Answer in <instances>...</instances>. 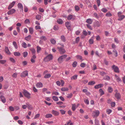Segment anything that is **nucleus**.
<instances>
[{
    "instance_id": "obj_1",
    "label": "nucleus",
    "mask_w": 125,
    "mask_h": 125,
    "mask_svg": "<svg viewBox=\"0 0 125 125\" xmlns=\"http://www.w3.org/2000/svg\"><path fill=\"white\" fill-rule=\"evenodd\" d=\"M100 112L98 110H95L93 111L92 115L94 118H96L99 115Z\"/></svg>"
},
{
    "instance_id": "obj_2",
    "label": "nucleus",
    "mask_w": 125,
    "mask_h": 125,
    "mask_svg": "<svg viewBox=\"0 0 125 125\" xmlns=\"http://www.w3.org/2000/svg\"><path fill=\"white\" fill-rule=\"evenodd\" d=\"M23 94L25 97L28 99L30 98H31V94L25 90L23 89Z\"/></svg>"
},
{
    "instance_id": "obj_3",
    "label": "nucleus",
    "mask_w": 125,
    "mask_h": 125,
    "mask_svg": "<svg viewBox=\"0 0 125 125\" xmlns=\"http://www.w3.org/2000/svg\"><path fill=\"white\" fill-rule=\"evenodd\" d=\"M52 59V56L51 54H50L45 57L44 59V61L45 62L49 61Z\"/></svg>"
},
{
    "instance_id": "obj_4",
    "label": "nucleus",
    "mask_w": 125,
    "mask_h": 125,
    "mask_svg": "<svg viewBox=\"0 0 125 125\" xmlns=\"http://www.w3.org/2000/svg\"><path fill=\"white\" fill-rule=\"evenodd\" d=\"M67 56L66 55H64L60 56L58 59V62L59 63H61L62 61V60L66 58Z\"/></svg>"
},
{
    "instance_id": "obj_5",
    "label": "nucleus",
    "mask_w": 125,
    "mask_h": 125,
    "mask_svg": "<svg viewBox=\"0 0 125 125\" xmlns=\"http://www.w3.org/2000/svg\"><path fill=\"white\" fill-rule=\"evenodd\" d=\"M62 47H58V49L59 50L61 54H63L65 53V50L64 49L63 47L64 45H62Z\"/></svg>"
},
{
    "instance_id": "obj_6",
    "label": "nucleus",
    "mask_w": 125,
    "mask_h": 125,
    "mask_svg": "<svg viewBox=\"0 0 125 125\" xmlns=\"http://www.w3.org/2000/svg\"><path fill=\"white\" fill-rule=\"evenodd\" d=\"M112 67L115 72L117 73L119 72L118 68L117 66H115V65H114L112 66Z\"/></svg>"
},
{
    "instance_id": "obj_7",
    "label": "nucleus",
    "mask_w": 125,
    "mask_h": 125,
    "mask_svg": "<svg viewBox=\"0 0 125 125\" xmlns=\"http://www.w3.org/2000/svg\"><path fill=\"white\" fill-rule=\"evenodd\" d=\"M16 10L13 9L10 10L7 12V14L8 15H11L13 14L16 12Z\"/></svg>"
},
{
    "instance_id": "obj_8",
    "label": "nucleus",
    "mask_w": 125,
    "mask_h": 125,
    "mask_svg": "<svg viewBox=\"0 0 125 125\" xmlns=\"http://www.w3.org/2000/svg\"><path fill=\"white\" fill-rule=\"evenodd\" d=\"M28 75V71H25L22 73L21 74V77H24Z\"/></svg>"
},
{
    "instance_id": "obj_9",
    "label": "nucleus",
    "mask_w": 125,
    "mask_h": 125,
    "mask_svg": "<svg viewBox=\"0 0 125 125\" xmlns=\"http://www.w3.org/2000/svg\"><path fill=\"white\" fill-rule=\"evenodd\" d=\"M65 25L67 28L68 29H71V24L68 21H67L65 23Z\"/></svg>"
},
{
    "instance_id": "obj_10",
    "label": "nucleus",
    "mask_w": 125,
    "mask_h": 125,
    "mask_svg": "<svg viewBox=\"0 0 125 125\" xmlns=\"http://www.w3.org/2000/svg\"><path fill=\"white\" fill-rule=\"evenodd\" d=\"M16 3L15 1H13L11 3L9 6L8 9V10H10L12 8L14 5Z\"/></svg>"
},
{
    "instance_id": "obj_11",
    "label": "nucleus",
    "mask_w": 125,
    "mask_h": 125,
    "mask_svg": "<svg viewBox=\"0 0 125 125\" xmlns=\"http://www.w3.org/2000/svg\"><path fill=\"white\" fill-rule=\"evenodd\" d=\"M17 6L18 8L20 9L21 11H23V8L22 5L21 3H19L18 4Z\"/></svg>"
},
{
    "instance_id": "obj_12",
    "label": "nucleus",
    "mask_w": 125,
    "mask_h": 125,
    "mask_svg": "<svg viewBox=\"0 0 125 125\" xmlns=\"http://www.w3.org/2000/svg\"><path fill=\"white\" fill-rule=\"evenodd\" d=\"M72 19L73 20L75 19V18L74 16L71 15H69L67 17V19L68 20H70Z\"/></svg>"
},
{
    "instance_id": "obj_13",
    "label": "nucleus",
    "mask_w": 125,
    "mask_h": 125,
    "mask_svg": "<svg viewBox=\"0 0 125 125\" xmlns=\"http://www.w3.org/2000/svg\"><path fill=\"white\" fill-rule=\"evenodd\" d=\"M103 86V85L102 84H100L96 85L94 86V88L96 89H97L99 88H101Z\"/></svg>"
},
{
    "instance_id": "obj_14",
    "label": "nucleus",
    "mask_w": 125,
    "mask_h": 125,
    "mask_svg": "<svg viewBox=\"0 0 125 125\" xmlns=\"http://www.w3.org/2000/svg\"><path fill=\"white\" fill-rule=\"evenodd\" d=\"M31 59V61L32 63H34L35 62V60L36 58V56H35V54L33 55Z\"/></svg>"
},
{
    "instance_id": "obj_15",
    "label": "nucleus",
    "mask_w": 125,
    "mask_h": 125,
    "mask_svg": "<svg viewBox=\"0 0 125 125\" xmlns=\"http://www.w3.org/2000/svg\"><path fill=\"white\" fill-rule=\"evenodd\" d=\"M115 96L117 100L120 99L121 97V95L119 93H115Z\"/></svg>"
},
{
    "instance_id": "obj_16",
    "label": "nucleus",
    "mask_w": 125,
    "mask_h": 125,
    "mask_svg": "<svg viewBox=\"0 0 125 125\" xmlns=\"http://www.w3.org/2000/svg\"><path fill=\"white\" fill-rule=\"evenodd\" d=\"M60 39L63 42H66V39L64 35L61 36V37Z\"/></svg>"
},
{
    "instance_id": "obj_17",
    "label": "nucleus",
    "mask_w": 125,
    "mask_h": 125,
    "mask_svg": "<svg viewBox=\"0 0 125 125\" xmlns=\"http://www.w3.org/2000/svg\"><path fill=\"white\" fill-rule=\"evenodd\" d=\"M0 98L2 102L3 103H5L6 102V99L5 97L3 95H1Z\"/></svg>"
},
{
    "instance_id": "obj_18",
    "label": "nucleus",
    "mask_w": 125,
    "mask_h": 125,
    "mask_svg": "<svg viewBox=\"0 0 125 125\" xmlns=\"http://www.w3.org/2000/svg\"><path fill=\"white\" fill-rule=\"evenodd\" d=\"M52 113L55 116L58 115L59 114V113L57 111L53 110L52 111Z\"/></svg>"
},
{
    "instance_id": "obj_19",
    "label": "nucleus",
    "mask_w": 125,
    "mask_h": 125,
    "mask_svg": "<svg viewBox=\"0 0 125 125\" xmlns=\"http://www.w3.org/2000/svg\"><path fill=\"white\" fill-rule=\"evenodd\" d=\"M118 16L119 17L118 19V20L119 21H121L125 18V16L124 15H118Z\"/></svg>"
},
{
    "instance_id": "obj_20",
    "label": "nucleus",
    "mask_w": 125,
    "mask_h": 125,
    "mask_svg": "<svg viewBox=\"0 0 125 125\" xmlns=\"http://www.w3.org/2000/svg\"><path fill=\"white\" fill-rule=\"evenodd\" d=\"M93 21V20L90 19H88L86 20V22L88 24H91Z\"/></svg>"
},
{
    "instance_id": "obj_21",
    "label": "nucleus",
    "mask_w": 125,
    "mask_h": 125,
    "mask_svg": "<svg viewBox=\"0 0 125 125\" xmlns=\"http://www.w3.org/2000/svg\"><path fill=\"white\" fill-rule=\"evenodd\" d=\"M36 86L38 88H41L43 86V84L41 82L38 83L36 84Z\"/></svg>"
},
{
    "instance_id": "obj_22",
    "label": "nucleus",
    "mask_w": 125,
    "mask_h": 125,
    "mask_svg": "<svg viewBox=\"0 0 125 125\" xmlns=\"http://www.w3.org/2000/svg\"><path fill=\"white\" fill-rule=\"evenodd\" d=\"M94 36L92 37L90 39L89 41V43L91 44H93L94 43L93 38Z\"/></svg>"
},
{
    "instance_id": "obj_23",
    "label": "nucleus",
    "mask_w": 125,
    "mask_h": 125,
    "mask_svg": "<svg viewBox=\"0 0 125 125\" xmlns=\"http://www.w3.org/2000/svg\"><path fill=\"white\" fill-rule=\"evenodd\" d=\"M5 51L6 53L8 54H10V52L9 51L8 48L7 47H5Z\"/></svg>"
},
{
    "instance_id": "obj_24",
    "label": "nucleus",
    "mask_w": 125,
    "mask_h": 125,
    "mask_svg": "<svg viewBox=\"0 0 125 125\" xmlns=\"http://www.w3.org/2000/svg\"><path fill=\"white\" fill-rule=\"evenodd\" d=\"M26 104L27 105V107L30 110H31L32 109V107L31 105L29 104L28 103H26Z\"/></svg>"
},
{
    "instance_id": "obj_25",
    "label": "nucleus",
    "mask_w": 125,
    "mask_h": 125,
    "mask_svg": "<svg viewBox=\"0 0 125 125\" xmlns=\"http://www.w3.org/2000/svg\"><path fill=\"white\" fill-rule=\"evenodd\" d=\"M31 38V36L30 35H29L27 36L26 37L25 39L27 41H29Z\"/></svg>"
},
{
    "instance_id": "obj_26",
    "label": "nucleus",
    "mask_w": 125,
    "mask_h": 125,
    "mask_svg": "<svg viewBox=\"0 0 125 125\" xmlns=\"http://www.w3.org/2000/svg\"><path fill=\"white\" fill-rule=\"evenodd\" d=\"M29 31L30 33L31 34H32L33 32V28L31 27L29 28Z\"/></svg>"
},
{
    "instance_id": "obj_27",
    "label": "nucleus",
    "mask_w": 125,
    "mask_h": 125,
    "mask_svg": "<svg viewBox=\"0 0 125 125\" xmlns=\"http://www.w3.org/2000/svg\"><path fill=\"white\" fill-rule=\"evenodd\" d=\"M95 82L94 81H92L89 82L88 83V84L89 85H93L95 84Z\"/></svg>"
},
{
    "instance_id": "obj_28",
    "label": "nucleus",
    "mask_w": 125,
    "mask_h": 125,
    "mask_svg": "<svg viewBox=\"0 0 125 125\" xmlns=\"http://www.w3.org/2000/svg\"><path fill=\"white\" fill-rule=\"evenodd\" d=\"M61 90L62 91H66L69 90V89L67 87H63L61 89Z\"/></svg>"
},
{
    "instance_id": "obj_29",
    "label": "nucleus",
    "mask_w": 125,
    "mask_h": 125,
    "mask_svg": "<svg viewBox=\"0 0 125 125\" xmlns=\"http://www.w3.org/2000/svg\"><path fill=\"white\" fill-rule=\"evenodd\" d=\"M95 25L96 26L98 27H99L100 25V23L98 21H96L95 23Z\"/></svg>"
},
{
    "instance_id": "obj_30",
    "label": "nucleus",
    "mask_w": 125,
    "mask_h": 125,
    "mask_svg": "<svg viewBox=\"0 0 125 125\" xmlns=\"http://www.w3.org/2000/svg\"><path fill=\"white\" fill-rule=\"evenodd\" d=\"M42 17V16L38 14L36 16V19L37 20H40L41 19Z\"/></svg>"
},
{
    "instance_id": "obj_31",
    "label": "nucleus",
    "mask_w": 125,
    "mask_h": 125,
    "mask_svg": "<svg viewBox=\"0 0 125 125\" xmlns=\"http://www.w3.org/2000/svg\"><path fill=\"white\" fill-rule=\"evenodd\" d=\"M110 78L109 76L106 75L104 78V79L107 81H109L110 80Z\"/></svg>"
},
{
    "instance_id": "obj_32",
    "label": "nucleus",
    "mask_w": 125,
    "mask_h": 125,
    "mask_svg": "<svg viewBox=\"0 0 125 125\" xmlns=\"http://www.w3.org/2000/svg\"><path fill=\"white\" fill-rule=\"evenodd\" d=\"M52 115L51 114H46L45 116L46 118H50L52 117Z\"/></svg>"
},
{
    "instance_id": "obj_33",
    "label": "nucleus",
    "mask_w": 125,
    "mask_h": 125,
    "mask_svg": "<svg viewBox=\"0 0 125 125\" xmlns=\"http://www.w3.org/2000/svg\"><path fill=\"white\" fill-rule=\"evenodd\" d=\"M57 22L59 24H62L63 23V21L62 19H59L57 20Z\"/></svg>"
},
{
    "instance_id": "obj_34",
    "label": "nucleus",
    "mask_w": 125,
    "mask_h": 125,
    "mask_svg": "<svg viewBox=\"0 0 125 125\" xmlns=\"http://www.w3.org/2000/svg\"><path fill=\"white\" fill-rule=\"evenodd\" d=\"M52 98L54 101H57L58 100V97L55 96H53L52 97Z\"/></svg>"
},
{
    "instance_id": "obj_35",
    "label": "nucleus",
    "mask_w": 125,
    "mask_h": 125,
    "mask_svg": "<svg viewBox=\"0 0 125 125\" xmlns=\"http://www.w3.org/2000/svg\"><path fill=\"white\" fill-rule=\"evenodd\" d=\"M99 92L100 93V95L101 96H102L104 94V92L101 89H99Z\"/></svg>"
},
{
    "instance_id": "obj_36",
    "label": "nucleus",
    "mask_w": 125,
    "mask_h": 125,
    "mask_svg": "<svg viewBox=\"0 0 125 125\" xmlns=\"http://www.w3.org/2000/svg\"><path fill=\"white\" fill-rule=\"evenodd\" d=\"M21 45L24 48H26L27 47L26 44L24 42H23L22 43Z\"/></svg>"
},
{
    "instance_id": "obj_37",
    "label": "nucleus",
    "mask_w": 125,
    "mask_h": 125,
    "mask_svg": "<svg viewBox=\"0 0 125 125\" xmlns=\"http://www.w3.org/2000/svg\"><path fill=\"white\" fill-rule=\"evenodd\" d=\"M105 16L106 17H110L111 16H112V15L110 12H109L106 13Z\"/></svg>"
},
{
    "instance_id": "obj_38",
    "label": "nucleus",
    "mask_w": 125,
    "mask_h": 125,
    "mask_svg": "<svg viewBox=\"0 0 125 125\" xmlns=\"http://www.w3.org/2000/svg\"><path fill=\"white\" fill-rule=\"evenodd\" d=\"M78 76L77 75H75L71 78V80H76V79L77 77Z\"/></svg>"
},
{
    "instance_id": "obj_39",
    "label": "nucleus",
    "mask_w": 125,
    "mask_h": 125,
    "mask_svg": "<svg viewBox=\"0 0 125 125\" xmlns=\"http://www.w3.org/2000/svg\"><path fill=\"white\" fill-rule=\"evenodd\" d=\"M40 39L42 40H43L45 41H46L47 39L44 36H42L40 37Z\"/></svg>"
},
{
    "instance_id": "obj_40",
    "label": "nucleus",
    "mask_w": 125,
    "mask_h": 125,
    "mask_svg": "<svg viewBox=\"0 0 125 125\" xmlns=\"http://www.w3.org/2000/svg\"><path fill=\"white\" fill-rule=\"evenodd\" d=\"M76 58L78 59H79L81 60H82V56L80 55H78L76 56Z\"/></svg>"
},
{
    "instance_id": "obj_41",
    "label": "nucleus",
    "mask_w": 125,
    "mask_h": 125,
    "mask_svg": "<svg viewBox=\"0 0 125 125\" xmlns=\"http://www.w3.org/2000/svg\"><path fill=\"white\" fill-rule=\"evenodd\" d=\"M13 44L16 49L18 48V46L16 42L15 41L13 42Z\"/></svg>"
},
{
    "instance_id": "obj_42",
    "label": "nucleus",
    "mask_w": 125,
    "mask_h": 125,
    "mask_svg": "<svg viewBox=\"0 0 125 125\" xmlns=\"http://www.w3.org/2000/svg\"><path fill=\"white\" fill-rule=\"evenodd\" d=\"M41 48L39 46H37V52L38 53H39L40 51L41 50Z\"/></svg>"
},
{
    "instance_id": "obj_43",
    "label": "nucleus",
    "mask_w": 125,
    "mask_h": 125,
    "mask_svg": "<svg viewBox=\"0 0 125 125\" xmlns=\"http://www.w3.org/2000/svg\"><path fill=\"white\" fill-rule=\"evenodd\" d=\"M14 55L16 56H19L20 55V53L19 52H15L14 53Z\"/></svg>"
},
{
    "instance_id": "obj_44",
    "label": "nucleus",
    "mask_w": 125,
    "mask_h": 125,
    "mask_svg": "<svg viewBox=\"0 0 125 125\" xmlns=\"http://www.w3.org/2000/svg\"><path fill=\"white\" fill-rule=\"evenodd\" d=\"M50 42L51 43L53 44H55L56 42L55 40L53 39H51Z\"/></svg>"
},
{
    "instance_id": "obj_45",
    "label": "nucleus",
    "mask_w": 125,
    "mask_h": 125,
    "mask_svg": "<svg viewBox=\"0 0 125 125\" xmlns=\"http://www.w3.org/2000/svg\"><path fill=\"white\" fill-rule=\"evenodd\" d=\"M77 62L76 61H75L72 64L73 66L74 67H76L77 65Z\"/></svg>"
},
{
    "instance_id": "obj_46",
    "label": "nucleus",
    "mask_w": 125,
    "mask_h": 125,
    "mask_svg": "<svg viewBox=\"0 0 125 125\" xmlns=\"http://www.w3.org/2000/svg\"><path fill=\"white\" fill-rule=\"evenodd\" d=\"M31 52L32 54V55L35 54V53L36 52L35 50L34 49L32 48L31 49Z\"/></svg>"
},
{
    "instance_id": "obj_47",
    "label": "nucleus",
    "mask_w": 125,
    "mask_h": 125,
    "mask_svg": "<svg viewBox=\"0 0 125 125\" xmlns=\"http://www.w3.org/2000/svg\"><path fill=\"white\" fill-rule=\"evenodd\" d=\"M51 76V75L50 74H46L44 76V78H47L50 77Z\"/></svg>"
},
{
    "instance_id": "obj_48",
    "label": "nucleus",
    "mask_w": 125,
    "mask_h": 125,
    "mask_svg": "<svg viewBox=\"0 0 125 125\" xmlns=\"http://www.w3.org/2000/svg\"><path fill=\"white\" fill-rule=\"evenodd\" d=\"M76 108V105L75 104H72V109L73 111H74Z\"/></svg>"
},
{
    "instance_id": "obj_49",
    "label": "nucleus",
    "mask_w": 125,
    "mask_h": 125,
    "mask_svg": "<svg viewBox=\"0 0 125 125\" xmlns=\"http://www.w3.org/2000/svg\"><path fill=\"white\" fill-rule=\"evenodd\" d=\"M59 27L57 25L54 26L53 27V29L55 31L58 30L59 29Z\"/></svg>"
},
{
    "instance_id": "obj_50",
    "label": "nucleus",
    "mask_w": 125,
    "mask_h": 125,
    "mask_svg": "<svg viewBox=\"0 0 125 125\" xmlns=\"http://www.w3.org/2000/svg\"><path fill=\"white\" fill-rule=\"evenodd\" d=\"M51 0H44V3L45 5H47L48 4L47 1L49 2H51Z\"/></svg>"
},
{
    "instance_id": "obj_51",
    "label": "nucleus",
    "mask_w": 125,
    "mask_h": 125,
    "mask_svg": "<svg viewBox=\"0 0 125 125\" xmlns=\"http://www.w3.org/2000/svg\"><path fill=\"white\" fill-rule=\"evenodd\" d=\"M28 53L27 52H25L23 53V56L24 57H26Z\"/></svg>"
},
{
    "instance_id": "obj_52",
    "label": "nucleus",
    "mask_w": 125,
    "mask_h": 125,
    "mask_svg": "<svg viewBox=\"0 0 125 125\" xmlns=\"http://www.w3.org/2000/svg\"><path fill=\"white\" fill-rule=\"evenodd\" d=\"M95 125H99V121L97 119H95Z\"/></svg>"
},
{
    "instance_id": "obj_53",
    "label": "nucleus",
    "mask_w": 125,
    "mask_h": 125,
    "mask_svg": "<svg viewBox=\"0 0 125 125\" xmlns=\"http://www.w3.org/2000/svg\"><path fill=\"white\" fill-rule=\"evenodd\" d=\"M82 33L85 36H86L87 34V32L86 31L84 30H83Z\"/></svg>"
},
{
    "instance_id": "obj_54",
    "label": "nucleus",
    "mask_w": 125,
    "mask_h": 125,
    "mask_svg": "<svg viewBox=\"0 0 125 125\" xmlns=\"http://www.w3.org/2000/svg\"><path fill=\"white\" fill-rule=\"evenodd\" d=\"M10 110L11 111H14V107L12 106H10L9 107Z\"/></svg>"
},
{
    "instance_id": "obj_55",
    "label": "nucleus",
    "mask_w": 125,
    "mask_h": 125,
    "mask_svg": "<svg viewBox=\"0 0 125 125\" xmlns=\"http://www.w3.org/2000/svg\"><path fill=\"white\" fill-rule=\"evenodd\" d=\"M73 94L72 93H71L69 94H68L67 96V97L68 98H70L72 96Z\"/></svg>"
},
{
    "instance_id": "obj_56",
    "label": "nucleus",
    "mask_w": 125,
    "mask_h": 125,
    "mask_svg": "<svg viewBox=\"0 0 125 125\" xmlns=\"http://www.w3.org/2000/svg\"><path fill=\"white\" fill-rule=\"evenodd\" d=\"M112 112L111 110L109 109H107L106 110V112L108 114H110Z\"/></svg>"
},
{
    "instance_id": "obj_57",
    "label": "nucleus",
    "mask_w": 125,
    "mask_h": 125,
    "mask_svg": "<svg viewBox=\"0 0 125 125\" xmlns=\"http://www.w3.org/2000/svg\"><path fill=\"white\" fill-rule=\"evenodd\" d=\"M75 10L78 11L79 10V8L77 5L75 6Z\"/></svg>"
},
{
    "instance_id": "obj_58",
    "label": "nucleus",
    "mask_w": 125,
    "mask_h": 125,
    "mask_svg": "<svg viewBox=\"0 0 125 125\" xmlns=\"http://www.w3.org/2000/svg\"><path fill=\"white\" fill-rule=\"evenodd\" d=\"M86 26L88 28L90 29V30H92V28L91 26L90 25V24H86Z\"/></svg>"
},
{
    "instance_id": "obj_59",
    "label": "nucleus",
    "mask_w": 125,
    "mask_h": 125,
    "mask_svg": "<svg viewBox=\"0 0 125 125\" xmlns=\"http://www.w3.org/2000/svg\"><path fill=\"white\" fill-rule=\"evenodd\" d=\"M24 22L26 24H29L30 23V21L29 19H26L25 20Z\"/></svg>"
},
{
    "instance_id": "obj_60",
    "label": "nucleus",
    "mask_w": 125,
    "mask_h": 125,
    "mask_svg": "<svg viewBox=\"0 0 125 125\" xmlns=\"http://www.w3.org/2000/svg\"><path fill=\"white\" fill-rule=\"evenodd\" d=\"M101 11L104 12H106L107 11V10L105 8H103L101 9Z\"/></svg>"
},
{
    "instance_id": "obj_61",
    "label": "nucleus",
    "mask_w": 125,
    "mask_h": 125,
    "mask_svg": "<svg viewBox=\"0 0 125 125\" xmlns=\"http://www.w3.org/2000/svg\"><path fill=\"white\" fill-rule=\"evenodd\" d=\"M96 39L97 41H100L101 40V38L100 36L99 35H97L96 36Z\"/></svg>"
},
{
    "instance_id": "obj_62",
    "label": "nucleus",
    "mask_w": 125,
    "mask_h": 125,
    "mask_svg": "<svg viewBox=\"0 0 125 125\" xmlns=\"http://www.w3.org/2000/svg\"><path fill=\"white\" fill-rule=\"evenodd\" d=\"M108 92L110 93H111L113 91L112 88L110 87H109L108 88Z\"/></svg>"
},
{
    "instance_id": "obj_63",
    "label": "nucleus",
    "mask_w": 125,
    "mask_h": 125,
    "mask_svg": "<svg viewBox=\"0 0 125 125\" xmlns=\"http://www.w3.org/2000/svg\"><path fill=\"white\" fill-rule=\"evenodd\" d=\"M80 40V38L79 37H78L76 39L75 42L76 43H78Z\"/></svg>"
},
{
    "instance_id": "obj_64",
    "label": "nucleus",
    "mask_w": 125,
    "mask_h": 125,
    "mask_svg": "<svg viewBox=\"0 0 125 125\" xmlns=\"http://www.w3.org/2000/svg\"><path fill=\"white\" fill-rule=\"evenodd\" d=\"M86 65V64L84 63H81L80 64V66L83 68L84 67H85Z\"/></svg>"
}]
</instances>
